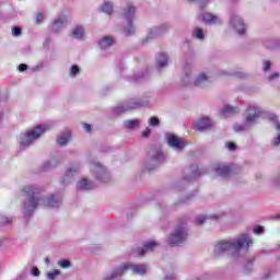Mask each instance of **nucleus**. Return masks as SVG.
I'll list each match as a JSON object with an SVG mask.
<instances>
[{"instance_id": "ddd939ff", "label": "nucleus", "mask_w": 280, "mask_h": 280, "mask_svg": "<svg viewBox=\"0 0 280 280\" xmlns=\"http://www.w3.org/2000/svg\"><path fill=\"white\" fill-rule=\"evenodd\" d=\"M166 141L170 148H173V150H177V152L185 150V148L187 147V142L185 140L176 137L173 133H166Z\"/></svg>"}, {"instance_id": "473e14b6", "label": "nucleus", "mask_w": 280, "mask_h": 280, "mask_svg": "<svg viewBox=\"0 0 280 280\" xmlns=\"http://www.w3.org/2000/svg\"><path fill=\"white\" fill-rule=\"evenodd\" d=\"M58 266L63 269L71 268V261L69 259H62L58 261Z\"/></svg>"}, {"instance_id": "79ce46f5", "label": "nucleus", "mask_w": 280, "mask_h": 280, "mask_svg": "<svg viewBox=\"0 0 280 280\" xmlns=\"http://www.w3.org/2000/svg\"><path fill=\"white\" fill-rule=\"evenodd\" d=\"M280 78L279 72H273L269 75V82H272V80H277Z\"/></svg>"}, {"instance_id": "9b49d317", "label": "nucleus", "mask_w": 280, "mask_h": 280, "mask_svg": "<svg viewBox=\"0 0 280 280\" xmlns=\"http://www.w3.org/2000/svg\"><path fill=\"white\" fill-rule=\"evenodd\" d=\"M170 30V26L162 24L161 26H154L149 30L147 38L142 39V45H147L150 40H154V38H159V36H163L165 32Z\"/></svg>"}, {"instance_id": "39448f33", "label": "nucleus", "mask_w": 280, "mask_h": 280, "mask_svg": "<svg viewBox=\"0 0 280 280\" xmlns=\"http://www.w3.org/2000/svg\"><path fill=\"white\" fill-rule=\"evenodd\" d=\"M130 270L132 275H145L148 272V266L145 265H132V264H125L116 269H114L110 273H107L104 277V280H115L119 279L122 275H126Z\"/></svg>"}, {"instance_id": "5701e85b", "label": "nucleus", "mask_w": 280, "mask_h": 280, "mask_svg": "<svg viewBox=\"0 0 280 280\" xmlns=\"http://www.w3.org/2000/svg\"><path fill=\"white\" fill-rule=\"evenodd\" d=\"M165 162V154H163V152L158 151L155 154H153L152 159H151V163L152 165L159 166L161 165V163Z\"/></svg>"}, {"instance_id": "052dcab7", "label": "nucleus", "mask_w": 280, "mask_h": 280, "mask_svg": "<svg viewBox=\"0 0 280 280\" xmlns=\"http://www.w3.org/2000/svg\"><path fill=\"white\" fill-rule=\"evenodd\" d=\"M0 246H3V242L2 241H0Z\"/></svg>"}, {"instance_id": "6e6552de", "label": "nucleus", "mask_w": 280, "mask_h": 280, "mask_svg": "<svg viewBox=\"0 0 280 280\" xmlns=\"http://www.w3.org/2000/svg\"><path fill=\"white\" fill-rule=\"evenodd\" d=\"M187 228L185 224L177 225L167 237V244H170V246H180V244L187 242Z\"/></svg>"}, {"instance_id": "bb28decb", "label": "nucleus", "mask_w": 280, "mask_h": 280, "mask_svg": "<svg viewBox=\"0 0 280 280\" xmlns=\"http://www.w3.org/2000/svg\"><path fill=\"white\" fill-rule=\"evenodd\" d=\"M113 43H115V39H113V37H103L98 42V46L101 49H108V47H113Z\"/></svg>"}, {"instance_id": "393cba45", "label": "nucleus", "mask_w": 280, "mask_h": 280, "mask_svg": "<svg viewBox=\"0 0 280 280\" xmlns=\"http://www.w3.org/2000/svg\"><path fill=\"white\" fill-rule=\"evenodd\" d=\"M217 176H222L223 178L231 174V168L225 165H219L214 168Z\"/></svg>"}, {"instance_id": "4d7b16f0", "label": "nucleus", "mask_w": 280, "mask_h": 280, "mask_svg": "<svg viewBox=\"0 0 280 280\" xmlns=\"http://www.w3.org/2000/svg\"><path fill=\"white\" fill-rule=\"evenodd\" d=\"M237 77H238V78H244V74L238 73Z\"/></svg>"}, {"instance_id": "680f3d73", "label": "nucleus", "mask_w": 280, "mask_h": 280, "mask_svg": "<svg viewBox=\"0 0 280 280\" xmlns=\"http://www.w3.org/2000/svg\"><path fill=\"white\" fill-rule=\"evenodd\" d=\"M194 176H200V174H196V173H195Z\"/></svg>"}, {"instance_id": "f704fd0d", "label": "nucleus", "mask_w": 280, "mask_h": 280, "mask_svg": "<svg viewBox=\"0 0 280 280\" xmlns=\"http://www.w3.org/2000/svg\"><path fill=\"white\" fill-rule=\"evenodd\" d=\"M205 222H207V217L205 215H199L196 218L195 220V223L198 225V226H201V224H205Z\"/></svg>"}, {"instance_id": "f3484780", "label": "nucleus", "mask_w": 280, "mask_h": 280, "mask_svg": "<svg viewBox=\"0 0 280 280\" xmlns=\"http://www.w3.org/2000/svg\"><path fill=\"white\" fill-rule=\"evenodd\" d=\"M67 23H68L67 15L61 14V15L57 16V19H55V21L52 22V25H51L52 32H60V30H62V27Z\"/></svg>"}, {"instance_id": "cd10ccee", "label": "nucleus", "mask_w": 280, "mask_h": 280, "mask_svg": "<svg viewBox=\"0 0 280 280\" xmlns=\"http://www.w3.org/2000/svg\"><path fill=\"white\" fill-rule=\"evenodd\" d=\"M72 36H73V38H78V39L83 38L84 37V27L82 25H77L72 30Z\"/></svg>"}, {"instance_id": "4c0bfd02", "label": "nucleus", "mask_w": 280, "mask_h": 280, "mask_svg": "<svg viewBox=\"0 0 280 280\" xmlns=\"http://www.w3.org/2000/svg\"><path fill=\"white\" fill-rule=\"evenodd\" d=\"M189 84H191V77L186 74L183 79V86H189Z\"/></svg>"}, {"instance_id": "0eeeda50", "label": "nucleus", "mask_w": 280, "mask_h": 280, "mask_svg": "<svg viewBox=\"0 0 280 280\" xmlns=\"http://www.w3.org/2000/svg\"><path fill=\"white\" fill-rule=\"evenodd\" d=\"M137 13V8L132 5V3H128L120 13L121 19L126 21L127 26L122 28L125 36H132L135 34V25H132V21H135V14Z\"/></svg>"}, {"instance_id": "de8ad7c7", "label": "nucleus", "mask_w": 280, "mask_h": 280, "mask_svg": "<svg viewBox=\"0 0 280 280\" xmlns=\"http://www.w3.org/2000/svg\"><path fill=\"white\" fill-rule=\"evenodd\" d=\"M11 222H12V219L4 218V219H2L1 224H10Z\"/></svg>"}, {"instance_id": "37998d69", "label": "nucleus", "mask_w": 280, "mask_h": 280, "mask_svg": "<svg viewBox=\"0 0 280 280\" xmlns=\"http://www.w3.org/2000/svg\"><path fill=\"white\" fill-rule=\"evenodd\" d=\"M151 132H152V130H150V127H147L145 130L142 132L143 139H148V137H150Z\"/></svg>"}, {"instance_id": "7ed1b4c3", "label": "nucleus", "mask_w": 280, "mask_h": 280, "mask_svg": "<svg viewBox=\"0 0 280 280\" xmlns=\"http://www.w3.org/2000/svg\"><path fill=\"white\" fill-rule=\"evenodd\" d=\"M264 113V108H261L256 103H252L247 107V115L245 117L244 124H236L233 126L235 132H244L246 130H250L255 124H257V119L261 117Z\"/></svg>"}, {"instance_id": "4468645a", "label": "nucleus", "mask_w": 280, "mask_h": 280, "mask_svg": "<svg viewBox=\"0 0 280 280\" xmlns=\"http://www.w3.org/2000/svg\"><path fill=\"white\" fill-rule=\"evenodd\" d=\"M201 21H203V23H206L207 25H222V19L212 13L201 14Z\"/></svg>"}, {"instance_id": "a18cd8bd", "label": "nucleus", "mask_w": 280, "mask_h": 280, "mask_svg": "<svg viewBox=\"0 0 280 280\" xmlns=\"http://www.w3.org/2000/svg\"><path fill=\"white\" fill-rule=\"evenodd\" d=\"M226 148L228 150H230L231 152L235 151V143L233 142H228L226 143Z\"/></svg>"}, {"instance_id": "dca6fc26", "label": "nucleus", "mask_w": 280, "mask_h": 280, "mask_svg": "<svg viewBox=\"0 0 280 280\" xmlns=\"http://www.w3.org/2000/svg\"><path fill=\"white\" fill-rule=\"evenodd\" d=\"M159 246V243H156V241H148L144 243V245L142 247H139L137 249V255L139 257H143V255H145V253H150L152 250H154V248H156Z\"/></svg>"}, {"instance_id": "72a5a7b5", "label": "nucleus", "mask_w": 280, "mask_h": 280, "mask_svg": "<svg viewBox=\"0 0 280 280\" xmlns=\"http://www.w3.org/2000/svg\"><path fill=\"white\" fill-rule=\"evenodd\" d=\"M80 73V68L78 66H72L70 69V78H75Z\"/></svg>"}, {"instance_id": "5fc2aeb1", "label": "nucleus", "mask_w": 280, "mask_h": 280, "mask_svg": "<svg viewBox=\"0 0 280 280\" xmlns=\"http://www.w3.org/2000/svg\"><path fill=\"white\" fill-rule=\"evenodd\" d=\"M205 279V277L200 278V277H196L194 280H202Z\"/></svg>"}, {"instance_id": "e433bc0d", "label": "nucleus", "mask_w": 280, "mask_h": 280, "mask_svg": "<svg viewBox=\"0 0 280 280\" xmlns=\"http://www.w3.org/2000/svg\"><path fill=\"white\" fill-rule=\"evenodd\" d=\"M45 21V15L43 13H37L35 15V23L38 25Z\"/></svg>"}, {"instance_id": "1a4fd4ad", "label": "nucleus", "mask_w": 280, "mask_h": 280, "mask_svg": "<svg viewBox=\"0 0 280 280\" xmlns=\"http://www.w3.org/2000/svg\"><path fill=\"white\" fill-rule=\"evenodd\" d=\"M230 27H232L238 36H244L246 34V24H244L242 16L236 13L230 15Z\"/></svg>"}, {"instance_id": "c85d7f7f", "label": "nucleus", "mask_w": 280, "mask_h": 280, "mask_svg": "<svg viewBox=\"0 0 280 280\" xmlns=\"http://www.w3.org/2000/svg\"><path fill=\"white\" fill-rule=\"evenodd\" d=\"M58 166V161L52 159L48 162H45L42 166L43 172H49V170H54V167Z\"/></svg>"}, {"instance_id": "09e8293b", "label": "nucleus", "mask_w": 280, "mask_h": 280, "mask_svg": "<svg viewBox=\"0 0 280 280\" xmlns=\"http://www.w3.org/2000/svg\"><path fill=\"white\" fill-rule=\"evenodd\" d=\"M32 275H33V277H38L40 275V271L37 268H34L32 270Z\"/></svg>"}, {"instance_id": "c756f323", "label": "nucleus", "mask_w": 280, "mask_h": 280, "mask_svg": "<svg viewBox=\"0 0 280 280\" xmlns=\"http://www.w3.org/2000/svg\"><path fill=\"white\" fill-rule=\"evenodd\" d=\"M101 10L105 14H113V2H105L102 7Z\"/></svg>"}, {"instance_id": "2f4dec72", "label": "nucleus", "mask_w": 280, "mask_h": 280, "mask_svg": "<svg viewBox=\"0 0 280 280\" xmlns=\"http://www.w3.org/2000/svg\"><path fill=\"white\" fill-rule=\"evenodd\" d=\"M61 272L58 269H54L52 271L46 275L48 280H56V277H60Z\"/></svg>"}, {"instance_id": "a19ab883", "label": "nucleus", "mask_w": 280, "mask_h": 280, "mask_svg": "<svg viewBox=\"0 0 280 280\" xmlns=\"http://www.w3.org/2000/svg\"><path fill=\"white\" fill-rule=\"evenodd\" d=\"M12 35L13 36H21V27L14 26L12 28Z\"/></svg>"}, {"instance_id": "8fccbe9b", "label": "nucleus", "mask_w": 280, "mask_h": 280, "mask_svg": "<svg viewBox=\"0 0 280 280\" xmlns=\"http://www.w3.org/2000/svg\"><path fill=\"white\" fill-rule=\"evenodd\" d=\"M83 129L85 130V132H91V125L84 124Z\"/></svg>"}, {"instance_id": "aec40b11", "label": "nucleus", "mask_w": 280, "mask_h": 280, "mask_svg": "<svg viewBox=\"0 0 280 280\" xmlns=\"http://www.w3.org/2000/svg\"><path fill=\"white\" fill-rule=\"evenodd\" d=\"M69 141H71V131L69 130H65L57 137L58 145L65 147Z\"/></svg>"}, {"instance_id": "a878e982", "label": "nucleus", "mask_w": 280, "mask_h": 280, "mask_svg": "<svg viewBox=\"0 0 280 280\" xmlns=\"http://www.w3.org/2000/svg\"><path fill=\"white\" fill-rule=\"evenodd\" d=\"M209 82V75L207 73H200L195 80L194 85L195 86H203V84H207Z\"/></svg>"}, {"instance_id": "a211bd4d", "label": "nucleus", "mask_w": 280, "mask_h": 280, "mask_svg": "<svg viewBox=\"0 0 280 280\" xmlns=\"http://www.w3.org/2000/svg\"><path fill=\"white\" fill-rule=\"evenodd\" d=\"M77 189L79 191H89L91 189H95V183H93L86 178H82L78 182Z\"/></svg>"}, {"instance_id": "49530a36", "label": "nucleus", "mask_w": 280, "mask_h": 280, "mask_svg": "<svg viewBox=\"0 0 280 280\" xmlns=\"http://www.w3.org/2000/svg\"><path fill=\"white\" fill-rule=\"evenodd\" d=\"M19 71H20V72L27 71V65L21 63V65L19 66Z\"/></svg>"}, {"instance_id": "9d476101", "label": "nucleus", "mask_w": 280, "mask_h": 280, "mask_svg": "<svg viewBox=\"0 0 280 280\" xmlns=\"http://www.w3.org/2000/svg\"><path fill=\"white\" fill-rule=\"evenodd\" d=\"M80 170H82V164H80V162L70 164L61 179V185H69V183H72L75 174L80 173Z\"/></svg>"}, {"instance_id": "3c124183", "label": "nucleus", "mask_w": 280, "mask_h": 280, "mask_svg": "<svg viewBox=\"0 0 280 280\" xmlns=\"http://www.w3.org/2000/svg\"><path fill=\"white\" fill-rule=\"evenodd\" d=\"M275 185H276V187H279V185H280V178L275 180Z\"/></svg>"}, {"instance_id": "f8f14e48", "label": "nucleus", "mask_w": 280, "mask_h": 280, "mask_svg": "<svg viewBox=\"0 0 280 280\" xmlns=\"http://www.w3.org/2000/svg\"><path fill=\"white\" fill-rule=\"evenodd\" d=\"M91 171L96 180H100L101 183H108V180H110V174L106 171V167L102 166V164H93Z\"/></svg>"}, {"instance_id": "4be33fe9", "label": "nucleus", "mask_w": 280, "mask_h": 280, "mask_svg": "<svg viewBox=\"0 0 280 280\" xmlns=\"http://www.w3.org/2000/svg\"><path fill=\"white\" fill-rule=\"evenodd\" d=\"M170 61L168 57H167V54L165 52H160L158 56H156V66H158V69H163L167 66V62Z\"/></svg>"}, {"instance_id": "c03bdc74", "label": "nucleus", "mask_w": 280, "mask_h": 280, "mask_svg": "<svg viewBox=\"0 0 280 280\" xmlns=\"http://www.w3.org/2000/svg\"><path fill=\"white\" fill-rule=\"evenodd\" d=\"M270 67H271L270 61H265L264 62L262 71H270Z\"/></svg>"}, {"instance_id": "6ab92c4d", "label": "nucleus", "mask_w": 280, "mask_h": 280, "mask_svg": "<svg viewBox=\"0 0 280 280\" xmlns=\"http://www.w3.org/2000/svg\"><path fill=\"white\" fill-rule=\"evenodd\" d=\"M237 113H240V108L238 107H233L231 105H225L223 106V108L220 112L221 117H233V115H237Z\"/></svg>"}, {"instance_id": "c9c22d12", "label": "nucleus", "mask_w": 280, "mask_h": 280, "mask_svg": "<svg viewBox=\"0 0 280 280\" xmlns=\"http://www.w3.org/2000/svg\"><path fill=\"white\" fill-rule=\"evenodd\" d=\"M159 124H160V120L158 117L153 116L149 119V126H152L153 128H156V126H159Z\"/></svg>"}, {"instance_id": "f257e3e1", "label": "nucleus", "mask_w": 280, "mask_h": 280, "mask_svg": "<svg viewBox=\"0 0 280 280\" xmlns=\"http://www.w3.org/2000/svg\"><path fill=\"white\" fill-rule=\"evenodd\" d=\"M25 201L23 205L24 218H30V214L34 213L38 207H48L49 209H58L62 199L51 195L48 198L43 196V189L37 185H27L23 188Z\"/></svg>"}, {"instance_id": "6e6d98bb", "label": "nucleus", "mask_w": 280, "mask_h": 280, "mask_svg": "<svg viewBox=\"0 0 280 280\" xmlns=\"http://www.w3.org/2000/svg\"><path fill=\"white\" fill-rule=\"evenodd\" d=\"M118 69L121 71V69H124V65L118 66Z\"/></svg>"}, {"instance_id": "864d4df0", "label": "nucleus", "mask_w": 280, "mask_h": 280, "mask_svg": "<svg viewBox=\"0 0 280 280\" xmlns=\"http://www.w3.org/2000/svg\"><path fill=\"white\" fill-rule=\"evenodd\" d=\"M175 278L174 277H166L164 280H174Z\"/></svg>"}, {"instance_id": "20e7f679", "label": "nucleus", "mask_w": 280, "mask_h": 280, "mask_svg": "<svg viewBox=\"0 0 280 280\" xmlns=\"http://www.w3.org/2000/svg\"><path fill=\"white\" fill-rule=\"evenodd\" d=\"M51 126H54V124L51 122L38 125L33 129H30L27 132L23 133L22 136H20V150H25V148H30V145H32L34 141L43 137L44 132H47V130H50Z\"/></svg>"}, {"instance_id": "412c9836", "label": "nucleus", "mask_w": 280, "mask_h": 280, "mask_svg": "<svg viewBox=\"0 0 280 280\" xmlns=\"http://www.w3.org/2000/svg\"><path fill=\"white\" fill-rule=\"evenodd\" d=\"M269 119H270L271 124H273L275 128L279 131L277 138L273 140V145H280V124H279V119L277 118V116L275 114H271L269 116Z\"/></svg>"}, {"instance_id": "bf43d9fd", "label": "nucleus", "mask_w": 280, "mask_h": 280, "mask_svg": "<svg viewBox=\"0 0 280 280\" xmlns=\"http://www.w3.org/2000/svg\"><path fill=\"white\" fill-rule=\"evenodd\" d=\"M137 80H139L138 78H133V82H137Z\"/></svg>"}, {"instance_id": "b1692460", "label": "nucleus", "mask_w": 280, "mask_h": 280, "mask_svg": "<svg viewBox=\"0 0 280 280\" xmlns=\"http://www.w3.org/2000/svg\"><path fill=\"white\" fill-rule=\"evenodd\" d=\"M139 126H141V120L139 119L124 121V128H126L127 130H136V128H139Z\"/></svg>"}, {"instance_id": "7c9ffc66", "label": "nucleus", "mask_w": 280, "mask_h": 280, "mask_svg": "<svg viewBox=\"0 0 280 280\" xmlns=\"http://www.w3.org/2000/svg\"><path fill=\"white\" fill-rule=\"evenodd\" d=\"M192 37L197 38V40H205V32H202L201 28L197 27L192 32Z\"/></svg>"}, {"instance_id": "2eb2a0df", "label": "nucleus", "mask_w": 280, "mask_h": 280, "mask_svg": "<svg viewBox=\"0 0 280 280\" xmlns=\"http://www.w3.org/2000/svg\"><path fill=\"white\" fill-rule=\"evenodd\" d=\"M212 126H213V121L209 117H202L195 122L194 128L198 132H202V130H207V128H211Z\"/></svg>"}, {"instance_id": "13d9d810", "label": "nucleus", "mask_w": 280, "mask_h": 280, "mask_svg": "<svg viewBox=\"0 0 280 280\" xmlns=\"http://www.w3.org/2000/svg\"><path fill=\"white\" fill-rule=\"evenodd\" d=\"M212 218H213V220H218V215H213Z\"/></svg>"}, {"instance_id": "603ef678", "label": "nucleus", "mask_w": 280, "mask_h": 280, "mask_svg": "<svg viewBox=\"0 0 280 280\" xmlns=\"http://www.w3.org/2000/svg\"><path fill=\"white\" fill-rule=\"evenodd\" d=\"M45 264H47V266H49V264H50L49 258H45Z\"/></svg>"}, {"instance_id": "58836bf2", "label": "nucleus", "mask_w": 280, "mask_h": 280, "mask_svg": "<svg viewBox=\"0 0 280 280\" xmlns=\"http://www.w3.org/2000/svg\"><path fill=\"white\" fill-rule=\"evenodd\" d=\"M253 231L256 235H261V233H264V226L261 225L254 226Z\"/></svg>"}, {"instance_id": "f03ea898", "label": "nucleus", "mask_w": 280, "mask_h": 280, "mask_svg": "<svg viewBox=\"0 0 280 280\" xmlns=\"http://www.w3.org/2000/svg\"><path fill=\"white\" fill-rule=\"evenodd\" d=\"M253 246V238L249 234H241L237 238L223 241L214 246V255L220 257L224 253H238L242 248L248 249Z\"/></svg>"}, {"instance_id": "ea45409f", "label": "nucleus", "mask_w": 280, "mask_h": 280, "mask_svg": "<svg viewBox=\"0 0 280 280\" xmlns=\"http://www.w3.org/2000/svg\"><path fill=\"white\" fill-rule=\"evenodd\" d=\"M246 272H250L253 270V260H249L244 266Z\"/></svg>"}, {"instance_id": "423d86ee", "label": "nucleus", "mask_w": 280, "mask_h": 280, "mask_svg": "<svg viewBox=\"0 0 280 280\" xmlns=\"http://www.w3.org/2000/svg\"><path fill=\"white\" fill-rule=\"evenodd\" d=\"M150 101L147 98H130L125 101L122 104L114 107V115H124V113H130V110H137V108H143L149 106Z\"/></svg>"}]
</instances>
